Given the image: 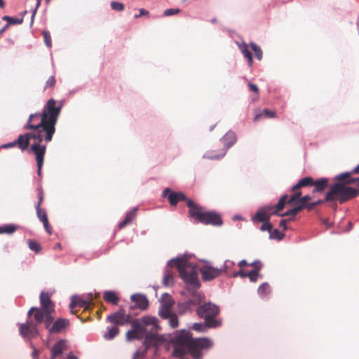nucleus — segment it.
Segmentation results:
<instances>
[{"label":"nucleus","mask_w":359,"mask_h":359,"mask_svg":"<svg viewBox=\"0 0 359 359\" xmlns=\"http://www.w3.org/2000/svg\"><path fill=\"white\" fill-rule=\"evenodd\" d=\"M168 266H175L177 269L180 278L188 288L187 299L177 304V313L184 315L191 312L201 304L204 298L201 293L195 290L200 286L196 268L188 262L186 255L170 259L168 262Z\"/></svg>","instance_id":"f257e3e1"},{"label":"nucleus","mask_w":359,"mask_h":359,"mask_svg":"<svg viewBox=\"0 0 359 359\" xmlns=\"http://www.w3.org/2000/svg\"><path fill=\"white\" fill-rule=\"evenodd\" d=\"M158 320L153 316H144L141 320H135L132 322L131 330L126 334L127 338L130 339H144V349L137 351L132 359H155L158 353L157 342L159 341L158 331L160 327Z\"/></svg>","instance_id":"f03ea898"},{"label":"nucleus","mask_w":359,"mask_h":359,"mask_svg":"<svg viewBox=\"0 0 359 359\" xmlns=\"http://www.w3.org/2000/svg\"><path fill=\"white\" fill-rule=\"evenodd\" d=\"M170 343L173 348L172 355L180 359H203L205 352L214 346L210 338H193L186 330L176 331Z\"/></svg>","instance_id":"7ed1b4c3"},{"label":"nucleus","mask_w":359,"mask_h":359,"mask_svg":"<svg viewBox=\"0 0 359 359\" xmlns=\"http://www.w3.org/2000/svg\"><path fill=\"white\" fill-rule=\"evenodd\" d=\"M62 109V105L56 106V101L51 98L44 105L41 113L29 115L23 129H36L44 131V140L49 142L52 140L55 132V125Z\"/></svg>","instance_id":"20e7f679"},{"label":"nucleus","mask_w":359,"mask_h":359,"mask_svg":"<svg viewBox=\"0 0 359 359\" xmlns=\"http://www.w3.org/2000/svg\"><path fill=\"white\" fill-rule=\"evenodd\" d=\"M359 195V189L349 187L343 182H336L329 186L325 195V201L332 203V207L337 208V202L342 204Z\"/></svg>","instance_id":"39448f33"},{"label":"nucleus","mask_w":359,"mask_h":359,"mask_svg":"<svg viewBox=\"0 0 359 359\" xmlns=\"http://www.w3.org/2000/svg\"><path fill=\"white\" fill-rule=\"evenodd\" d=\"M32 131L27 133L28 143L29 144L30 140H33L34 142L31 146L30 151H32L36 156L37 175H41V169L43 165L44 155L46 153V146L41 144V142L44 140V131L40 130L31 129Z\"/></svg>","instance_id":"423d86ee"},{"label":"nucleus","mask_w":359,"mask_h":359,"mask_svg":"<svg viewBox=\"0 0 359 359\" xmlns=\"http://www.w3.org/2000/svg\"><path fill=\"white\" fill-rule=\"evenodd\" d=\"M187 206L189 209V216L195 222L214 226H221L222 224V220L219 214L215 212H203L201 208L198 206L192 200H188Z\"/></svg>","instance_id":"0eeeda50"},{"label":"nucleus","mask_w":359,"mask_h":359,"mask_svg":"<svg viewBox=\"0 0 359 359\" xmlns=\"http://www.w3.org/2000/svg\"><path fill=\"white\" fill-rule=\"evenodd\" d=\"M219 313V308L212 302H206L199 304L196 309V313L201 318L206 320L209 327H217L222 325L220 320L217 319L216 316Z\"/></svg>","instance_id":"6e6552de"},{"label":"nucleus","mask_w":359,"mask_h":359,"mask_svg":"<svg viewBox=\"0 0 359 359\" xmlns=\"http://www.w3.org/2000/svg\"><path fill=\"white\" fill-rule=\"evenodd\" d=\"M41 307L39 308L37 313L34 314V320L37 323H42L43 319L54 312V304L50 300V297L48 293L42 292L40 294Z\"/></svg>","instance_id":"1a4fd4ad"},{"label":"nucleus","mask_w":359,"mask_h":359,"mask_svg":"<svg viewBox=\"0 0 359 359\" xmlns=\"http://www.w3.org/2000/svg\"><path fill=\"white\" fill-rule=\"evenodd\" d=\"M54 318L51 315L43 319L44 326L50 334L60 333L65 330L69 325V320L60 318L53 322Z\"/></svg>","instance_id":"9d476101"},{"label":"nucleus","mask_w":359,"mask_h":359,"mask_svg":"<svg viewBox=\"0 0 359 359\" xmlns=\"http://www.w3.org/2000/svg\"><path fill=\"white\" fill-rule=\"evenodd\" d=\"M66 347L65 340L57 341L51 348V355L49 359H79L72 352H69L66 356H64L62 353Z\"/></svg>","instance_id":"9b49d317"},{"label":"nucleus","mask_w":359,"mask_h":359,"mask_svg":"<svg viewBox=\"0 0 359 359\" xmlns=\"http://www.w3.org/2000/svg\"><path fill=\"white\" fill-rule=\"evenodd\" d=\"M39 324L36 320L34 323L30 321L25 323H18L20 334L25 340H31L39 334L37 327Z\"/></svg>","instance_id":"f8f14e48"},{"label":"nucleus","mask_w":359,"mask_h":359,"mask_svg":"<svg viewBox=\"0 0 359 359\" xmlns=\"http://www.w3.org/2000/svg\"><path fill=\"white\" fill-rule=\"evenodd\" d=\"M174 302L172 297L168 293H163L161 298V306L158 309V315L163 319H167L173 313L171 309Z\"/></svg>","instance_id":"ddd939ff"},{"label":"nucleus","mask_w":359,"mask_h":359,"mask_svg":"<svg viewBox=\"0 0 359 359\" xmlns=\"http://www.w3.org/2000/svg\"><path fill=\"white\" fill-rule=\"evenodd\" d=\"M272 205H266L259 208L255 215H252L251 220L255 222H268L271 215H275Z\"/></svg>","instance_id":"4468645a"},{"label":"nucleus","mask_w":359,"mask_h":359,"mask_svg":"<svg viewBox=\"0 0 359 359\" xmlns=\"http://www.w3.org/2000/svg\"><path fill=\"white\" fill-rule=\"evenodd\" d=\"M107 320L117 325H123L130 322V316L127 314L123 309L108 316Z\"/></svg>","instance_id":"2eb2a0df"},{"label":"nucleus","mask_w":359,"mask_h":359,"mask_svg":"<svg viewBox=\"0 0 359 359\" xmlns=\"http://www.w3.org/2000/svg\"><path fill=\"white\" fill-rule=\"evenodd\" d=\"M200 272L204 280L210 281L222 274L223 270L212 267L209 263H207L200 268Z\"/></svg>","instance_id":"dca6fc26"},{"label":"nucleus","mask_w":359,"mask_h":359,"mask_svg":"<svg viewBox=\"0 0 359 359\" xmlns=\"http://www.w3.org/2000/svg\"><path fill=\"white\" fill-rule=\"evenodd\" d=\"M163 197H168V201L171 205H175L180 201H188L185 195L182 192H173L169 188H166L163 191Z\"/></svg>","instance_id":"f3484780"},{"label":"nucleus","mask_w":359,"mask_h":359,"mask_svg":"<svg viewBox=\"0 0 359 359\" xmlns=\"http://www.w3.org/2000/svg\"><path fill=\"white\" fill-rule=\"evenodd\" d=\"M28 136H29V134H27V133H25V134H21L18 136L17 140H15V141H13L12 142H8L7 144H5L2 145L1 147L8 149V148H11V147H13L18 145V147L22 151H25V150L27 149V148L29 147Z\"/></svg>","instance_id":"a211bd4d"},{"label":"nucleus","mask_w":359,"mask_h":359,"mask_svg":"<svg viewBox=\"0 0 359 359\" xmlns=\"http://www.w3.org/2000/svg\"><path fill=\"white\" fill-rule=\"evenodd\" d=\"M220 141L224 144L223 155H225L227 150L231 147L237 141L236 133L232 130H229L221 139Z\"/></svg>","instance_id":"6ab92c4d"},{"label":"nucleus","mask_w":359,"mask_h":359,"mask_svg":"<svg viewBox=\"0 0 359 359\" xmlns=\"http://www.w3.org/2000/svg\"><path fill=\"white\" fill-rule=\"evenodd\" d=\"M135 306L141 310H146L149 306V301L146 296L141 294H134L130 297Z\"/></svg>","instance_id":"aec40b11"},{"label":"nucleus","mask_w":359,"mask_h":359,"mask_svg":"<svg viewBox=\"0 0 359 359\" xmlns=\"http://www.w3.org/2000/svg\"><path fill=\"white\" fill-rule=\"evenodd\" d=\"M76 306L82 307L84 309H88L89 308L86 300H85V295H73L71 297V302L69 304L70 309L72 310Z\"/></svg>","instance_id":"412c9836"},{"label":"nucleus","mask_w":359,"mask_h":359,"mask_svg":"<svg viewBox=\"0 0 359 359\" xmlns=\"http://www.w3.org/2000/svg\"><path fill=\"white\" fill-rule=\"evenodd\" d=\"M329 180L325 177L320 178L316 181L313 180V186L314 189L313 193L323 191L328 187Z\"/></svg>","instance_id":"4be33fe9"},{"label":"nucleus","mask_w":359,"mask_h":359,"mask_svg":"<svg viewBox=\"0 0 359 359\" xmlns=\"http://www.w3.org/2000/svg\"><path fill=\"white\" fill-rule=\"evenodd\" d=\"M313 178L311 177H305L302 178L295 185L291 188L292 191H299L302 187H312Z\"/></svg>","instance_id":"5701e85b"},{"label":"nucleus","mask_w":359,"mask_h":359,"mask_svg":"<svg viewBox=\"0 0 359 359\" xmlns=\"http://www.w3.org/2000/svg\"><path fill=\"white\" fill-rule=\"evenodd\" d=\"M238 47L242 54L247 59L249 66L251 67L253 63V59L252 53L248 49V44L245 42H243L242 43L238 44Z\"/></svg>","instance_id":"b1692460"},{"label":"nucleus","mask_w":359,"mask_h":359,"mask_svg":"<svg viewBox=\"0 0 359 359\" xmlns=\"http://www.w3.org/2000/svg\"><path fill=\"white\" fill-rule=\"evenodd\" d=\"M137 210V208L135 207L133 210L127 212L124 220H123L118 224V229H122L128 224L130 223L136 217Z\"/></svg>","instance_id":"393cba45"},{"label":"nucleus","mask_w":359,"mask_h":359,"mask_svg":"<svg viewBox=\"0 0 359 359\" xmlns=\"http://www.w3.org/2000/svg\"><path fill=\"white\" fill-rule=\"evenodd\" d=\"M287 195L285 194L280 198V199L278 200V202L277 203V204L276 205H272V207L273 208V210H274V212H273V213L275 215H279L280 213H278V212L282 210L284 208L285 204L287 203Z\"/></svg>","instance_id":"a878e982"},{"label":"nucleus","mask_w":359,"mask_h":359,"mask_svg":"<svg viewBox=\"0 0 359 359\" xmlns=\"http://www.w3.org/2000/svg\"><path fill=\"white\" fill-rule=\"evenodd\" d=\"M103 297L107 302L111 303L114 305L117 304L118 302V297L113 291H105Z\"/></svg>","instance_id":"bb28decb"},{"label":"nucleus","mask_w":359,"mask_h":359,"mask_svg":"<svg viewBox=\"0 0 359 359\" xmlns=\"http://www.w3.org/2000/svg\"><path fill=\"white\" fill-rule=\"evenodd\" d=\"M353 174V173L352 172V170L349 171V172H345L340 173L335 176L334 180L337 182H343L346 183V185H348L350 184V183H348V181L349 179L352 178V177H351V175Z\"/></svg>","instance_id":"cd10ccee"},{"label":"nucleus","mask_w":359,"mask_h":359,"mask_svg":"<svg viewBox=\"0 0 359 359\" xmlns=\"http://www.w3.org/2000/svg\"><path fill=\"white\" fill-rule=\"evenodd\" d=\"M271 287L267 283H262L257 289L258 294L262 297H265L270 293Z\"/></svg>","instance_id":"c85d7f7f"},{"label":"nucleus","mask_w":359,"mask_h":359,"mask_svg":"<svg viewBox=\"0 0 359 359\" xmlns=\"http://www.w3.org/2000/svg\"><path fill=\"white\" fill-rule=\"evenodd\" d=\"M18 229V226L8 224L0 226V233L11 234L14 233Z\"/></svg>","instance_id":"c756f323"},{"label":"nucleus","mask_w":359,"mask_h":359,"mask_svg":"<svg viewBox=\"0 0 359 359\" xmlns=\"http://www.w3.org/2000/svg\"><path fill=\"white\" fill-rule=\"evenodd\" d=\"M118 333V328L116 327H111L107 328V332L103 335V337L106 340H111L114 339L116 335Z\"/></svg>","instance_id":"7c9ffc66"},{"label":"nucleus","mask_w":359,"mask_h":359,"mask_svg":"<svg viewBox=\"0 0 359 359\" xmlns=\"http://www.w3.org/2000/svg\"><path fill=\"white\" fill-rule=\"evenodd\" d=\"M191 328L197 332H205L208 328H210L208 325V323H206V320L204 321V323H195L191 326Z\"/></svg>","instance_id":"2f4dec72"},{"label":"nucleus","mask_w":359,"mask_h":359,"mask_svg":"<svg viewBox=\"0 0 359 359\" xmlns=\"http://www.w3.org/2000/svg\"><path fill=\"white\" fill-rule=\"evenodd\" d=\"M2 20H5V21H7V24L6 25H8V26L11 25H20L23 22V18H13V17H10L8 15L4 16L2 18Z\"/></svg>","instance_id":"473e14b6"},{"label":"nucleus","mask_w":359,"mask_h":359,"mask_svg":"<svg viewBox=\"0 0 359 359\" xmlns=\"http://www.w3.org/2000/svg\"><path fill=\"white\" fill-rule=\"evenodd\" d=\"M37 191H38L39 201H38L37 204L36 205V213H39V215L40 212H41V204L42 203V202L43 201V189H42L41 187H39L37 189Z\"/></svg>","instance_id":"72a5a7b5"},{"label":"nucleus","mask_w":359,"mask_h":359,"mask_svg":"<svg viewBox=\"0 0 359 359\" xmlns=\"http://www.w3.org/2000/svg\"><path fill=\"white\" fill-rule=\"evenodd\" d=\"M250 45L252 50L255 52L256 58L258 60H261L262 59V50L261 48L254 42H250Z\"/></svg>","instance_id":"f704fd0d"},{"label":"nucleus","mask_w":359,"mask_h":359,"mask_svg":"<svg viewBox=\"0 0 359 359\" xmlns=\"http://www.w3.org/2000/svg\"><path fill=\"white\" fill-rule=\"evenodd\" d=\"M169 325L171 328H176L179 325V320L176 313H172L170 317L168 318Z\"/></svg>","instance_id":"c9c22d12"},{"label":"nucleus","mask_w":359,"mask_h":359,"mask_svg":"<svg viewBox=\"0 0 359 359\" xmlns=\"http://www.w3.org/2000/svg\"><path fill=\"white\" fill-rule=\"evenodd\" d=\"M174 279H173V275L172 273L169 272L168 271H166L163 278V284L165 286H168L169 285H171L173 283Z\"/></svg>","instance_id":"e433bc0d"},{"label":"nucleus","mask_w":359,"mask_h":359,"mask_svg":"<svg viewBox=\"0 0 359 359\" xmlns=\"http://www.w3.org/2000/svg\"><path fill=\"white\" fill-rule=\"evenodd\" d=\"M260 269V266L257 267L255 269L251 270L250 272L247 273L248 276L250 281L255 283L257 280L259 276V270Z\"/></svg>","instance_id":"4c0bfd02"},{"label":"nucleus","mask_w":359,"mask_h":359,"mask_svg":"<svg viewBox=\"0 0 359 359\" xmlns=\"http://www.w3.org/2000/svg\"><path fill=\"white\" fill-rule=\"evenodd\" d=\"M299 212V208H292V209H290L287 210L286 212L283 213H280L278 215L279 217H285V216H292L294 217Z\"/></svg>","instance_id":"58836bf2"},{"label":"nucleus","mask_w":359,"mask_h":359,"mask_svg":"<svg viewBox=\"0 0 359 359\" xmlns=\"http://www.w3.org/2000/svg\"><path fill=\"white\" fill-rule=\"evenodd\" d=\"M284 237V233L280 232L278 229H275L270 232L269 238L271 239L282 240Z\"/></svg>","instance_id":"ea45409f"},{"label":"nucleus","mask_w":359,"mask_h":359,"mask_svg":"<svg viewBox=\"0 0 359 359\" xmlns=\"http://www.w3.org/2000/svg\"><path fill=\"white\" fill-rule=\"evenodd\" d=\"M225 155H223V152L221 154L219 155H213L212 154V152L208 151L205 154H203V158H207L210 160H219L224 157Z\"/></svg>","instance_id":"a19ab883"},{"label":"nucleus","mask_w":359,"mask_h":359,"mask_svg":"<svg viewBox=\"0 0 359 359\" xmlns=\"http://www.w3.org/2000/svg\"><path fill=\"white\" fill-rule=\"evenodd\" d=\"M235 263L231 260H226L224 264V267L222 269L223 272H224L226 275L230 276L229 270L234 266Z\"/></svg>","instance_id":"79ce46f5"},{"label":"nucleus","mask_w":359,"mask_h":359,"mask_svg":"<svg viewBox=\"0 0 359 359\" xmlns=\"http://www.w3.org/2000/svg\"><path fill=\"white\" fill-rule=\"evenodd\" d=\"M302 192L300 191H294V194L290 196L289 200L287 201V203H294V202L297 201V200L300 198Z\"/></svg>","instance_id":"37998d69"},{"label":"nucleus","mask_w":359,"mask_h":359,"mask_svg":"<svg viewBox=\"0 0 359 359\" xmlns=\"http://www.w3.org/2000/svg\"><path fill=\"white\" fill-rule=\"evenodd\" d=\"M111 9L117 11H122L124 10V5L122 3L118 1H111Z\"/></svg>","instance_id":"c03bdc74"},{"label":"nucleus","mask_w":359,"mask_h":359,"mask_svg":"<svg viewBox=\"0 0 359 359\" xmlns=\"http://www.w3.org/2000/svg\"><path fill=\"white\" fill-rule=\"evenodd\" d=\"M29 248L31 250L39 252L40 246L38 243L32 240H28Z\"/></svg>","instance_id":"a18cd8bd"},{"label":"nucleus","mask_w":359,"mask_h":359,"mask_svg":"<svg viewBox=\"0 0 359 359\" xmlns=\"http://www.w3.org/2000/svg\"><path fill=\"white\" fill-rule=\"evenodd\" d=\"M40 220L43 222V226H44L46 231L48 233H50L49 224H48V220L47 215L46 212L43 213L42 217H40Z\"/></svg>","instance_id":"49530a36"},{"label":"nucleus","mask_w":359,"mask_h":359,"mask_svg":"<svg viewBox=\"0 0 359 359\" xmlns=\"http://www.w3.org/2000/svg\"><path fill=\"white\" fill-rule=\"evenodd\" d=\"M43 36L44 39V42L46 45L50 48L51 46V38L49 32L48 31L43 32Z\"/></svg>","instance_id":"de8ad7c7"},{"label":"nucleus","mask_w":359,"mask_h":359,"mask_svg":"<svg viewBox=\"0 0 359 359\" xmlns=\"http://www.w3.org/2000/svg\"><path fill=\"white\" fill-rule=\"evenodd\" d=\"M263 224L260 226V230L262 231H267L269 232H271L272 231V224L268 221V222H262Z\"/></svg>","instance_id":"09e8293b"},{"label":"nucleus","mask_w":359,"mask_h":359,"mask_svg":"<svg viewBox=\"0 0 359 359\" xmlns=\"http://www.w3.org/2000/svg\"><path fill=\"white\" fill-rule=\"evenodd\" d=\"M180 12L179 8H168L164 11L163 15L164 16H170L172 15L177 14Z\"/></svg>","instance_id":"8fccbe9b"},{"label":"nucleus","mask_w":359,"mask_h":359,"mask_svg":"<svg viewBox=\"0 0 359 359\" xmlns=\"http://www.w3.org/2000/svg\"><path fill=\"white\" fill-rule=\"evenodd\" d=\"M248 273H245L244 272L242 269L238 271H234L232 274H231L230 276H233V277H238V276H240L241 278H246L248 276L247 275Z\"/></svg>","instance_id":"3c124183"},{"label":"nucleus","mask_w":359,"mask_h":359,"mask_svg":"<svg viewBox=\"0 0 359 359\" xmlns=\"http://www.w3.org/2000/svg\"><path fill=\"white\" fill-rule=\"evenodd\" d=\"M41 0H37L35 8L32 11V18H31L32 23L33 22L34 16H35V15H36V13L37 12L38 8H39V6L41 5Z\"/></svg>","instance_id":"603ef678"},{"label":"nucleus","mask_w":359,"mask_h":359,"mask_svg":"<svg viewBox=\"0 0 359 359\" xmlns=\"http://www.w3.org/2000/svg\"><path fill=\"white\" fill-rule=\"evenodd\" d=\"M263 114H264L268 118H273L275 116V112L268 109H264Z\"/></svg>","instance_id":"864d4df0"},{"label":"nucleus","mask_w":359,"mask_h":359,"mask_svg":"<svg viewBox=\"0 0 359 359\" xmlns=\"http://www.w3.org/2000/svg\"><path fill=\"white\" fill-rule=\"evenodd\" d=\"M55 83V79L54 76H50L46 83V87H51L53 86Z\"/></svg>","instance_id":"5fc2aeb1"},{"label":"nucleus","mask_w":359,"mask_h":359,"mask_svg":"<svg viewBox=\"0 0 359 359\" xmlns=\"http://www.w3.org/2000/svg\"><path fill=\"white\" fill-rule=\"evenodd\" d=\"M306 204L302 203V201L298 199L297 203H296V205L294 207L295 208H299V212H300L303 209L306 208Z\"/></svg>","instance_id":"6e6d98bb"},{"label":"nucleus","mask_w":359,"mask_h":359,"mask_svg":"<svg viewBox=\"0 0 359 359\" xmlns=\"http://www.w3.org/2000/svg\"><path fill=\"white\" fill-rule=\"evenodd\" d=\"M38 311H40V310L39 309V308H38V307H32V308L29 310V311H28V313H27V316H28V317L29 318V317L31 316L32 313H34V315L35 313H38Z\"/></svg>","instance_id":"4d7b16f0"},{"label":"nucleus","mask_w":359,"mask_h":359,"mask_svg":"<svg viewBox=\"0 0 359 359\" xmlns=\"http://www.w3.org/2000/svg\"><path fill=\"white\" fill-rule=\"evenodd\" d=\"M299 199L302 201V203L306 204L308 201L311 199V197L309 195H306L302 198H299Z\"/></svg>","instance_id":"13d9d810"},{"label":"nucleus","mask_w":359,"mask_h":359,"mask_svg":"<svg viewBox=\"0 0 359 359\" xmlns=\"http://www.w3.org/2000/svg\"><path fill=\"white\" fill-rule=\"evenodd\" d=\"M149 14V11L145 10V9H143V8H141L140 10V14L139 15H135V18H137L140 16H142V15H148Z\"/></svg>","instance_id":"bf43d9fd"},{"label":"nucleus","mask_w":359,"mask_h":359,"mask_svg":"<svg viewBox=\"0 0 359 359\" xmlns=\"http://www.w3.org/2000/svg\"><path fill=\"white\" fill-rule=\"evenodd\" d=\"M248 86H249V88L251 91H253V92H255V93H257L259 89H258V87L257 86H256L255 84H253V83H248Z\"/></svg>","instance_id":"052dcab7"},{"label":"nucleus","mask_w":359,"mask_h":359,"mask_svg":"<svg viewBox=\"0 0 359 359\" xmlns=\"http://www.w3.org/2000/svg\"><path fill=\"white\" fill-rule=\"evenodd\" d=\"M280 227H282L283 230L287 229V220L286 219H281L279 223Z\"/></svg>","instance_id":"680f3d73"},{"label":"nucleus","mask_w":359,"mask_h":359,"mask_svg":"<svg viewBox=\"0 0 359 359\" xmlns=\"http://www.w3.org/2000/svg\"><path fill=\"white\" fill-rule=\"evenodd\" d=\"M32 347L33 348V352L32 353V357L33 359H36L38 357V355H39V351L32 345Z\"/></svg>","instance_id":"e2e57ef3"},{"label":"nucleus","mask_w":359,"mask_h":359,"mask_svg":"<svg viewBox=\"0 0 359 359\" xmlns=\"http://www.w3.org/2000/svg\"><path fill=\"white\" fill-rule=\"evenodd\" d=\"M358 183V184L359 185V177H354V178H351V179H349L348 181V183Z\"/></svg>","instance_id":"0e129e2a"},{"label":"nucleus","mask_w":359,"mask_h":359,"mask_svg":"<svg viewBox=\"0 0 359 359\" xmlns=\"http://www.w3.org/2000/svg\"><path fill=\"white\" fill-rule=\"evenodd\" d=\"M314 207H315V204H313V203H306V208H307L308 210H312Z\"/></svg>","instance_id":"69168bd1"},{"label":"nucleus","mask_w":359,"mask_h":359,"mask_svg":"<svg viewBox=\"0 0 359 359\" xmlns=\"http://www.w3.org/2000/svg\"><path fill=\"white\" fill-rule=\"evenodd\" d=\"M247 264H248V263L245 259H243V260L240 261L238 263V266L240 267H243V266H245Z\"/></svg>","instance_id":"338daca9"},{"label":"nucleus","mask_w":359,"mask_h":359,"mask_svg":"<svg viewBox=\"0 0 359 359\" xmlns=\"http://www.w3.org/2000/svg\"><path fill=\"white\" fill-rule=\"evenodd\" d=\"M352 172L353 174H359V164L354 169L352 170Z\"/></svg>","instance_id":"774afa93"}]
</instances>
